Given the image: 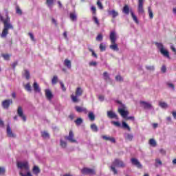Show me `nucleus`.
Here are the masks:
<instances>
[{
  "label": "nucleus",
  "mask_w": 176,
  "mask_h": 176,
  "mask_svg": "<svg viewBox=\"0 0 176 176\" xmlns=\"http://www.w3.org/2000/svg\"><path fill=\"white\" fill-rule=\"evenodd\" d=\"M5 16L0 13V21L3 23V28L1 34V38H6L9 34V30H14L13 24L10 23V16H9V12L8 10H4Z\"/></svg>",
  "instance_id": "f257e3e1"
},
{
  "label": "nucleus",
  "mask_w": 176,
  "mask_h": 176,
  "mask_svg": "<svg viewBox=\"0 0 176 176\" xmlns=\"http://www.w3.org/2000/svg\"><path fill=\"white\" fill-rule=\"evenodd\" d=\"M110 41L111 45H110L109 48L114 52H119V47H118V44H116V32L111 31L109 35Z\"/></svg>",
  "instance_id": "f03ea898"
},
{
  "label": "nucleus",
  "mask_w": 176,
  "mask_h": 176,
  "mask_svg": "<svg viewBox=\"0 0 176 176\" xmlns=\"http://www.w3.org/2000/svg\"><path fill=\"white\" fill-rule=\"evenodd\" d=\"M115 167H120L121 168H123L126 167V164L124 162L119 159H116L114 162L112 163V165L111 166V170L113 171V174L116 175L118 174V170Z\"/></svg>",
  "instance_id": "7ed1b4c3"
},
{
  "label": "nucleus",
  "mask_w": 176,
  "mask_h": 176,
  "mask_svg": "<svg viewBox=\"0 0 176 176\" xmlns=\"http://www.w3.org/2000/svg\"><path fill=\"white\" fill-rule=\"evenodd\" d=\"M155 45L158 50L164 57H166V58H170V52H168V50L164 48V45H163V43H155Z\"/></svg>",
  "instance_id": "20e7f679"
},
{
  "label": "nucleus",
  "mask_w": 176,
  "mask_h": 176,
  "mask_svg": "<svg viewBox=\"0 0 176 176\" xmlns=\"http://www.w3.org/2000/svg\"><path fill=\"white\" fill-rule=\"evenodd\" d=\"M117 102L120 104L118 107L119 113H120L124 119H126L129 116V111H126V105L122 104L120 101H118Z\"/></svg>",
  "instance_id": "39448f33"
},
{
  "label": "nucleus",
  "mask_w": 176,
  "mask_h": 176,
  "mask_svg": "<svg viewBox=\"0 0 176 176\" xmlns=\"http://www.w3.org/2000/svg\"><path fill=\"white\" fill-rule=\"evenodd\" d=\"M17 167L19 170H21L20 173H25L30 170V166L28 165V162H17Z\"/></svg>",
  "instance_id": "423d86ee"
},
{
  "label": "nucleus",
  "mask_w": 176,
  "mask_h": 176,
  "mask_svg": "<svg viewBox=\"0 0 176 176\" xmlns=\"http://www.w3.org/2000/svg\"><path fill=\"white\" fill-rule=\"evenodd\" d=\"M81 173L84 175H96V170L89 168L85 167L81 169Z\"/></svg>",
  "instance_id": "0eeeda50"
},
{
  "label": "nucleus",
  "mask_w": 176,
  "mask_h": 176,
  "mask_svg": "<svg viewBox=\"0 0 176 176\" xmlns=\"http://www.w3.org/2000/svg\"><path fill=\"white\" fill-rule=\"evenodd\" d=\"M16 113L18 116L21 118L22 120H23V122H27V117L25 116V115H24V111H23V108L21 107V106L18 107Z\"/></svg>",
  "instance_id": "6e6552de"
},
{
  "label": "nucleus",
  "mask_w": 176,
  "mask_h": 176,
  "mask_svg": "<svg viewBox=\"0 0 176 176\" xmlns=\"http://www.w3.org/2000/svg\"><path fill=\"white\" fill-rule=\"evenodd\" d=\"M11 104H13L12 99L6 100L2 102V107L4 109H8Z\"/></svg>",
  "instance_id": "1a4fd4ad"
},
{
  "label": "nucleus",
  "mask_w": 176,
  "mask_h": 176,
  "mask_svg": "<svg viewBox=\"0 0 176 176\" xmlns=\"http://www.w3.org/2000/svg\"><path fill=\"white\" fill-rule=\"evenodd\" d=\"M140 104H141V105H142V107L144 109H150V110L155 109L153 108V106H152V104L148 102L141 101Z\"/></svg>",
  "instance_id": "9d476101"
},
{
  "label": "nucleus",
  "mask_w": 176,
  "mask_h": 176,
  "mask_svg": "<svg viewBox=\"0 0 176 176\" xmlns=\"http://www.w3.org/2000/svg\"><path fill=\"white\" fill-rule=\"evenodd\" d=\"M65 140H67L69 142H76V140L74 139V132L70 131L69 135L65 137Z\"/></svg>",
  "instance_id": "9b49d317"
},
{
  "label": "nucleus",
  "mask_w": 176,
  "mask_h": 176,
  "mask_svg": "<svg viewBox=\"0 0 176 176\" xmlns=\"http://www.w3.org/2000/svg\"><path fill=\"white\" fill-rule=\"evenodd\" d=\"M131 162L133 166H135L138 167V168H142V164L137 160L136 158H132L131 159Z\"/></svg>",
  "instance_id": "f8f14e48"
},
{
  "label": "nucleus",
  "mask_w": 176,
  "mask_h": 176,
  "mask_svg": "<svg viewBox=\"0 0 176 176\" xmlns=\"http://www.w3.org/2000/svg\"><path fill=\"white\" fill-rule=\"evenodd\" d=\"M138 10L142 14L144 13V0H138Z\"/></svg>",
  "instance_id": "ddd939ff"
},
{
  "label": "nucleus",
  "mask_w": 176,
  "mask_h": 176,
  "mask_svg": "<svg viewBox=\"0 0 176 176\" xmlns=\"http://www.w3.org/2000/svg\"><path fill=\"white\" fill-rule=\"evenodd\" d=\"M107 117L109 118V119H116V120L119 119L116 113L112 111H107Z\"/></svg>",
  "instance_id": "4468645a"
},
{
  "label": "nucleus",
  "mask_w": 176,
  "mask_h": 176,
  "mask_svg": "<svg viewBox=\"0 0 176 176\" xmlns=\"http://www.w3.org/2000/svg\"><path fill=\"white\" fill-rule=\"evenodd\" d=\"M7 135H8V137H10V138H16V135L14 133H13V132L12 131L10 125L7 126Z\"/></svg>",
  "instance_id": "2eb2a0df"
},
{
  "label": "nucleus",
  "mask_w": 176,
  "mask_h": 176,
  "mask_svg": "<svg viewBox=\"0 0 176 176\" xmlns=\"http://www.w3.org/2000/svg\"><path fill=\"white\" fill-rule=\"evenodd\" d=\"M69 19L72 21L76 22L78 21V14H76V12L69 13Z\"/></svg>",
  "instance_id": "dca6fc26"
},
{
  "label": "nucleus",
  "mask_w": 176,
  "mask_h": 176,
  "mask_svg": "<svg viewBox=\"0 0 176 176\" xmlns=\"http://www.w3.org/2000/svg\"><path fill=\"white\" fill-rule=\"evenodd\" d=\"M75 109L76 112H78L79 113L84 112V113H87V109L79 106H76L75 107Z\"/></svg>",
  "instance_id": "f3484780"
},
{
  "label": "nucleus",
  "mask_w": 176,
  "mask_h": 176,
  "mask_svg": "<svg viewBox=\"0 0 176 176\" xmlns=\"http://www.w3.org/2000/svg\"><path fill=\"white\" fill-rule=\"evenodd\" d=\"M102 140H105L106 141H110V142H112L113 144H115V142H116V140L115 139V138H111L107 135H102Z\"/></svg>",
  "instance_id": "a211bd4d"
},
{
  "label": "nucleus",
  "mask_w": 176,
  "mask_h": 176,
  "mask_svg": "<svg viewBox=\"0 0 176 176\" xmlns=\"http://www.w3.org/2000/svg\"><path fill=\"white\" fill-rule=\"evenodd\" d=\"M45 97L50 100L53 98V94H52V91H50V89H45Z\"/></svg>",
  "instance_id": "6ab92c4d"
},
{
  "label": "nucleus",
  "mask_w": 176,
  "mask_h": 176,
  "mask_svg": "<svg viewBox=\"0 0 176 176\" xmlns=\"http://www.w3.org/2000/svg\"><path fill=\"white\" fill-rule=\"evenodd\" d=\"M33 89H34L35 93H41V87H39V85H38V82H34Z\"/></svg>",
  "instance_id": "aec40b11"
},
{
  "label": "nucleus",
  "mask_w": 176,
  "mask_h": 176,
  "mask_svg": "<svg viewBox=\"0 0 176 176\" xmlns=\"http://www.w3.org/2000/svg\"><path fill=\"white\" fill-rule=\"evenodd\" d=\"M130 13L133 21H135L136 24H139L140 21H138V18H137V16H135V14H134V12L133 11V10H130Z\"/></svg>",
  "instance_id": "412c9836"
},
{
  "label": "nucleus",
  "mask_w": 176,
  "mask_h": 176,
  "mask_svg": "<svg viewBox=\"0 0 176 176\" xmlns=\"http://www.w3.org/2000/svg\"><path fill=\"white\" fill-rule=\"evenodd\" d=\"M124 137L125 140H127L128 141H133V139L134 138V135L131 133L124 134Z\"/></svg>",
  "instance_id": "4be33fe9"
},
{
  "label": "nucleus",
  "mask_w": 176,
  "mask_h": 176,
  "mask_svg": "<svg viewBox=\"0 0 176 176\" xmlns=\"http://www.w3.org/2000/svg\"><path fill=\"white\" fill-rule=\"evenodd\" d=\"M131 10V9L130 10V8L127 5H125L122 9V12L124 13V14L129 15Z\"/></svg>",
  "instance_id": "5701e85b"
},
{
  "label": "nucleus",
  "mask_w": 176,
  "mask_h": 176,
  "mask_svg": "<svg viewBox=\"0 0 176 176\" xmlns=\"http://www.w3.org/2000/svg\"><path fill=\"white\" fill-rule=\"evenodd\" d=\"M109 14L112 16L113 19H115L116 17H118V16H119V13L116 12L115 10L109 11Z\"/></svg>",
  "instance_id": "b1692460"
},
{
  "label": "nucleus",
  "mask_w": 176,
  "mask_h": 176,
  "mask_svg": "<svg viewBox=\"0 0 176 176\" xmlns=\"http://www.w3.org/2000/svg\"><path fill=\"white\" fill-rule=\"evenodd\" d=\"M64 65H65V67H67V68H68V69H71V67H72L71 60H69L68 59H65Z\"/></svg>",
  "instance_id": "393cba45"
},
{
  "label": "nucleus",
  "mask_w": 176,
  "mask_h": 176,
  "mask_svg": "<svg viewBox=\"0 0 176 176\" xmlns=\"http://www.w3.org/2000/svg\"><path fill=\"white\" fill-rule=\"evenodd\" d=\"M83 94V89H82L80 87H77L76 90V96L80 97Z\"/></svg>",
  "instance_id": "a878e982"
},
{
  "label": "nucleus",
  "mask_w": 176,
  "mask_h": 176,
  "mask_svg": "<svg viewBox=\"0 0 176 176\" xmlns=\"http://www.w3.org/2000/svg\"><path fill=\"white\" fill-rule=\"evenodd\" d=\"M122 129H125L126 130H128V131H131V128L125 122H122Z\"/></svg>",
  "instance_id": "bb28decb"
},
{
  "label": "nucleus",
  "mask_w": 176,
  "mask_h": 176,
  "mask_svg": "<svg viewBox=\"0 0 176 176\" xmlns=\"http://www.w3.org/2000/svg\"><path fill=\"white\" fill-rule=\"evenodd\" d=\"M159 106L162 108L163 109H166L168 108V104L166 103L165 102H160Z\"/></svg>",
  "instance_id": "cd10ccee"
},
{
  "label": "nucleus",
  "mask_w": 176,
  "mask_h": 176,
  "mask_svg": "<svg viewBox=\"0 0 176 176\" xmlns=\"http://www.w3.org/2000/svg\"><path fill=\"white\" fill-rule=\"evenodd\" d=\"M88 118H89V120H91V122H93L96 120V116H94V113L93 112L89 113Z\"/></svg>",
  "instance_id": "c85d7f7f"
},
{
  "label": "nucleus",
  "mask_w": 176,
  "mask_h": 176,
  "mask_svg": "<svg viewBox=\"0 0 176 176\" xmlns=\"http://www.w3.org/2000/svg\"><path fill=\"white\" fill-rule=\"evenodd\" d=\"M33 173L36 175H38V174H39V173H41V169H39V167H38L37 166H34L33 168Z\"/></svg>",
  "instance_id": "c756f323"
},
{
  "label": "nucleus",
  "mask_w": 176,
  "mask_h": 176,
  "mask_svg": "<svg viewBox=\"0 0 176 176\" xmlns=\"http://www.w3.org/2000/svg\"><path fill=\"white\" fill-rule=\"evenodd\" d=\"M91 130H92V131L94 133H97V131H98V126H97L96 124H91Z\"/></svg>",
  "instance_id": "7c9ffc66"
},
{
  "label": "nucleus",
  "mask_w": 176,
  "mask_h": 176,
  "mask_svg": "<svg viewBox=\"0 0 176 176\" xmlns=\"http://www.w3.org/2000/svg\"><path fill=\"white\" fill-rule=\"evenodd\" d=\"M74 122L76 123V124L77 126H80V124H82V123H83V119L80 118H77Z\"/></svg>",
  "instance_id": "2f4dec72"
},
{
  "label": "nucleus",
  "mask_w": 176,
  "mask_h": 176,
  "mask_svg": "<svg viewBox=\"0 0 176 176\" xmlns=\"http://www.w3.org/2000/svg\"><path fill=\"white\" fill-rule=\"evenodd\" d=\"M46 3L48 8H50V9H52L53 3H54V0H47Z\"/></svg>",
  "instance_id": "473e14b6"
},
{
  "label": "nucleus",
  "mask_w": 176,
  "mask_h": 176,
  "mask_svg": "<svg viewBox=\"0 0 176 176\" xmlns=\"http://www.w3.org/2000/svg\"><path fill=\"white\" fill-rule=\"evenodd\" d=\"M103 78L104 80H111V77H109V74H108V72H104L103 73Z\"/></svg>",
  "instance_id": "72a5a7b5"
},
{
  "label": "nucleus",
  "mask_w": 176,
  "mask_h": 176,
  "mask_svg": "<svg viewBox=\"0 0 176 176\" xmlns=\"http://www.w3.org/2000/svg\"><path fill=\"white\" fill-rule=\"evenodd\" d=\"M100 52H105L107 50V45L104 43H100L99 46Z\"/></svg>",
  "instance_id": "f704fd0d"
},
{
  "label": "nucleus",
  "mask_w": 176,
  "mask_h": 176,
  "mask_svg": "<svg viewBox=\"0 0 176 176\" xmlns=\"http://www.w3.org/2000/svg\"><path fill=\"white\" fill-rule=\"evenodd\" d=\"M15 9L16 14H19V16H21V14H23V11L21 10V9H20V7L19 6H16Z\"/></svg>",
  "instance_id": "c9c22d12"
},
{
  "label": "nucleus",
  "mask_w": 176,
  "mask_h": 176,
  "mask_svg": "<svg viewBox=\"0 0 176 176\" xmlns=\"http://www.w3.org/2000/svg\"><path fill=\"white\" fill-rule=\"evenodd\" d=\"M166 85L168 86V87H169V89H171V90H173V91L174 90H175V86L174 85V84L170 82H166Z\"/></svg>",
  "instance_id": "e433bc0d"
},
{
  "label": "nucleus",
  "mask_w": 176,
  "mask_h": 176,
  "mask_svg": "<svg viewBox=\"0 0 176 176\" xmlns=\"http://www.w3.org/2000/svg\"><path fill=\"white\" fill-rule=\"evenodd\" d=\"M78 97L79 96H78L77 95H72V100L73 102H79V99H78Z\"/></svg>",
  "instance_id": "4c0bfd02"
},
{
  "label": "nucleus",
  "mask_w": 176,
  "mask_h": 176,
  "mask_svg": "<svg viewBox=\"0 0 176 176\" xmlns=\"http://www.w3.org/2000/svg\"><path fill=\"white\" fill-rule=\"evenodd\" d=\"M24 76H25V79H27V80H28V79H30V71H28V69L25 70Z\"/></svg>",
  "instance_id": "58836bf2"
},
{
  "label": "nucleus",
  "mask_w": 176,
  "mask_h": 176,
  "mask_svg": "<svg viewBox=\"0 0 176 176\" xmlns=\"http://www.w3.org/2000/svg\"><path fill=\"white\" fill-rule=\"evenodd\" d=\"M1 57L4 58V60H9L10 58V55L8 54H1Z\"/></svg>",
  "instance_id": "ea45409f"
},
{
  "label": "nucleus",
  "mask_w": 176,
  "mask_h": 176,
  "mask_svg": "<svg viewBox=\"0 0 176 176\" xmlns=\"http://www.w3.org/2000/svg\"><path fill=\"white\" fill-rule=\"evenodd\" d=\"M148 12L149 14V18L153 19V11H152V9H151V7L148 8Z\"/></svg>",
  "instance_id": "a19ab883"
},
{
  "label": "nucleus",
  "mask_w": 176,
  "mask_h": 176,
  "mask_svg": "<svg viewBox=\"0 0 176 176\" xmlns=\"http://www.w3.org/2000/svg\"><path fill=\"white\" fill-rule=\"evenodd\" d=\"M58 81V77H57V76H54L52 80V85H56Z\"/></svg>",
  "instance_id": "79ce46f5"
},
{
  "label": "nucleus",
  "mask_w": 176,
  "mask_h": 176,
  "mask_svg": "<svg viewBox=\"0 0 176 176\" xmlns=\"http://www.w3.org/2000/svg\"><path fill=\"white\" fill-rule=\"evenodd\" d=\"M25 89L27 90V91H32V89L31 87V85H30V82L25 85Z\"/></svg>",
  "instance_id": "37998d69"
},
{
  "label": "nucleus",
  "mask_w": 176,
  "mask_h": 176,
  "mask_svg": "<svg viewBox=\"0 0 176 176\" xmlns=\"http://www.w3.org/2000/svg\"><path fill=\"white\" fill-rule=\"evenodd\" d=\"M41 137H43V138H49L50 135L47 132L43 131L41 132Z\"/></svg>",
  "instance_id": "c03bdc74"
},
{
  "label": "nucleus",
  "mask_w": 176,
  "mask_h": 176,
  "mask_svg": "<svg viewBox=\"0 0 176 176\" xmlns=\"http://www.w3.org/2000/svg\"><path fill=\"white\" fill-rule=\"evenodd\" d=\"M149 144L151 146H156V140H155V139H150Z\"/></svg>",
  "instance_id": "a18cd8bd"
},
{
  "label": "nucleus",
  "mask_w": 176,
  "mask_h": 176,
  "mask_svg": "<svg viewBox=\"0 0 176 176\" xmlns=\"http://www.w3.org/2000/svg\"><path fill=\"white\" fill-rule=\"evenodd\" d=\"M111 124H113L116 127H120V126H121L120 122H119L118 121H111Z\"/></svg>",
  "instance_id": "49530a36"
},
{
  "label": "nucleus",
  "mask_w": 176,
  "mask_h": 176,
  "mask_svg": "<svg viewBox=\"0 0 176 176\" xmlns=\"http://www.w3.org/2000/svg\"><path fill=\"white\" fill-rule=\"evenodd\" d=\"M116 80H117V82H123V77L120 75H118L116 76Z\"/></svg>",
  "instance_id": "de8ad7c7"
},
{
  "label": "nucleus",
  "mask_w": 176,
  "mask_h": 176,
  "mask_svg": "<svg viewBox=\"0 0 176 176\" xmlns=\"http://www.w3.org/2000/svg\"><path fill=\"white\" fill-rule=\"evenodd\" d=\"M60 146L62 148H67V142H65L63 140H60Z\"/></svg>",
  "instance_id": "09e8293b"
},
{
  "label": "nucleus",
  "mask_w": 176,
  "mask_h": 176,
  "mask_svg": "<svg viewBox=\"0 0 176 176\" xmlns=\"http://www.w3.org/2000/svg\"><path fill=\"white\" fill-rule=\"evenodd\" d=\"M97 6H98L99 9H104V6H102V3H101V1L100 0H98Z\"/></svg>",
  "instance_id": "8fccbe9b"
},
{
  "label": "nucleus",
  "mask_w": 176,
  "mask_h": 176,
  "mask_svg": "<svg viewBox=\"0 0 176 176\" xmlns=\"http://www.w3.org/2000/svg\"><path fill=\"white\" fill-rule=\"evenodd\" d=\"M60 87H61V89L63 90V91H66L67 88H65V85H64V83H63V82L60 81Z\"/></svg>",
  "instance_id": "3c124183"
},
{
  "label": "nucleus",
  "mask_w": 176,
  "mask_h": 176,
  "mask_svg": "<svg viewBox=\"0 0 176 176\" xmlns=\"http://www.w3.org/2000/svg\"><path fill=\"white\" fill-rule=\"evenodd\" d=\"M93 20L95 24H97V25H100V21H98V18H97V16H94Z\"/></svg>",
  "instance_id": "603ef678"
},
{
  "label": "nucleus",
  "mask_w": 176,
  "mask_h": 176,
  "mask_svg": "<svg viewBox=\"0 0 176 176\" xmlns=\"http://www.w3.org/2000/svg\"><path fill=\"white\" fill-rule=\"evenodd\" d=\"M146 69L148 71H155V66H146Z\"/></svg>",
  "instance_id": "864d4df0"
},
{
  "label": "nucleus",
  "mask_w": 176,
  "mask_h": 176,
  "mask_svg": "<svg viewBox=\"0 0 176 176\" xmlns=\"http://www.w3.org/2000/svg\"><path fill=\"white\" fill-rule=\"evenodd\" d=\"M89 65L90 67H97V62H96V61H91V62H89Z\"/></svg>",
  "instance_id": "5fc2aeb1"
},
{
  "label": "nucleus",
  "mask_w": 176,
  "mask_h": 176,
  "mask_svg": "<svg viewBox=\"0 0 176 176\" xmlns=\"http://www.w3.org/2000/svg\"><path fill=\"white\" fill-rule=\"evenodd\" d=\"M19 64V61L16 60L15 62H14L11 65L12 69H16V67H17Z\"/></svg>",
  "instance_id": "6e6d98bb"
},
{
  "label": "nucleus",
  "mask_w": 176,
  "mask_h": 176,
  "mask_svg": "<svg viewBox=\"0 0 176 176\" xmlns=\"http://www.w3.org/2000/svg\"><path fill=\"white\" fill-rule=\"evenodd\" d=\"M102 39H103L102 34H98L96 37V41H98L99 42H101Z\"/></svg>",
  "instance_id": "4d7b16f0"
},
{
  "label": "nucleus",
  "mask_w": 176,
  "mask_h": 176,
  "mask_svg": "<svg viewBox=\"0 0 176 176\" xmlns=\"http://www.w3.org/2000/svg\"><path fill=\"white\" fill-rule=\"evenodd\" d=\"M3 174H5V168L0 167V175H3Z\"/></svg>",
  "instance_id": "13d9d810"
},
{
  "label": "nucleus",
  "mask_w": 176,
  "mask_h": 176,
  "mask_svg": "<svg viewBox=\"0 0 176 176\" xmlns=\"http://www.w3.org/2000/svg\"><path fill=\"white\" fill-rule=\"evenodd\" d=\"M126 120H134V116H126L125 118Z\"/></svg>",
  "instance_id": "bf43d9fd"
},
{
  "label": "nucleus",
  "mask_w": 176,
  "mask_h": 176,
  "mask_svg": "<svg viewBox=\"0 0 176 176\" xmlns=\"http://www.w3.org/2000/svg\"><path fill=\"white\" fill-rule=\"evenodd\" d=\"M29 36L32 41H35V38L34 37V34L32 33H29Z\"/></svg>",
  "instance_id": "052dcab7"
},
{
  "label": "nucleus",
  "mask_w": 176,
  "mask_h": 176,
  "mask_svg": "<svg viewBox=\"0 0 176 176\" xmlns=\"http://www.w3.org/2000/svg\"><path fill=\"white\" fill-rule=\"evenodd\" d=\"M166 66L165 65H163L162 67V69H161V71H162V72H166Z\"/></svg>",
  "instance_id": "680f3d73"
},
{
  "label": "nucleus",
  "mask_w": 176,
  "mask_h": 176,
  "mask_svg": "<svg viewBox=\"0 0 176 176\" xmlns=\"http://www.w3.org/2000/svg\"><path fill=\"white\" fill-rule=\"evenodd\" d=\"M171 50L176 54V49L175 48L174 45L170 46Z\"/></svg>",
  "instance_id": "e2e57ef3"
},
{
  "label": "nucleus",
  "mask_w": 176,
  "mask_h": 176,
  "mask_svg": "<svg viewBox=\"0 0 176 176\" xmlns=\"http://www.w3.org/2000/svg\"><path fill=\"white\" fill-rule=\"evenodd\" d=\"M160 153H161L162 155H166V151H165L164 149H163V148H161V149L160 150Z\"/></svg>",
  "instance_id": "0e129e2a"
},
{
  "label": "nucleus",
  "mask_w": 176,
  "mask_h": 176,
  "mask_svg": "<svg viewBox=\"0 0 176 176\" xmlns=\"http://www.w3.org/2000/svg\"><path fill=\"white\" fill-rule=\"evenodd\" d=\"M98 100H100L101 102L104 101V96L100 95L98 96Z\"/></svg>",
  "instance_id": "69168bd1"
},
{
  "label": "nucleus",
  "mask_w": 176,
  "mask_h": 176,
  "mask_svg": "<svg viewBox=\"0 0 176 176\" xmlns=\"http://www.w3.org/2000/svg\"><path fill=\"white\" fill-rule=\"evenodd\" d=\"M63 36H64L65 38L67 39V41H68V35L67 34V32H63Z\"/></svg>",
  "instance_id": "338daca9"
},
{
  "label": "nucleus",
  "mask_w": 176,
  "mask_h": 176,
  "mask_svg": "<svg viewBox=\"0 0 176 176\" xmlns=\"http://www.w3.org/2000/svg\"><path fill=\"white\" fill-rule=\"evenodd\" d=\"M172 115H173V118H174V119H176V111H173V112H172Z\"/></svg>",
  "instance_id": "774afa93"
}]
</instances>
